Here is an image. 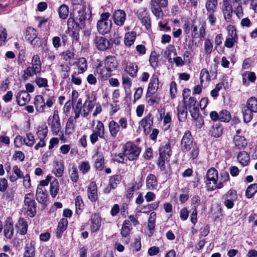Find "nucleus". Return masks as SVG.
Returning <instances> with one entry per match:
<instances>
[{"instance_id":"2","label":"nucleus","mask_w":257,"mask_h":257,"mask_svg":"<svg viewBox=\"0 0 257 257\" xmlns=\"http://www.w3.org/2000/svg\"><path fill=\"white\" fill-rule=\"evenodd\" d=\"M23 209L25 213L30 217H33L36 215V203L33 194L28 193L25 195Z\"/></svg>"},{"instance_id":"45","label":"nucleus","mask_w":257,"mask_h":257,"mask_svg":"<svg viewBox=\"0 0 257 257\" xmlns=\"http://www.w3.org/2000/svg\"><path fill=\"white\" fill-rule=\"evenodd\" d=\"M4 235L7 238L11 239L14 234V226L11 223L7 224L4 226Z\"/></svg>"},{"instance_id":"1","label":"nucleus","mask_w":257,"mask_h":257,"mask_svg":"<svg viewBox=\"0 0 257 257\" xmlns=\"http://www.w3.org/2000/svg\"><path fill=\"white\" fill-rule=\"evenodd\" d=\"M180 149L184 153H189L192 159L197 158L199 154V148L193 142L192 136L189 131H186L181 141Z\"/></svg>"},{"instance_id":"27","label":"nucleus","mask_w":257,"mask_h":257,"mask_svg":"<svg viewBox=\"0 0 257 257\" xmlns=\"http://www.w3.org/2000/svg\"><path fill=\"white\" fill-rule=\"evenodd\" d=\"M72 65H76L77 66L78 69L79 70V73H83L87 68V61L84 57L80 58L77 61L73 63Z\"/></svg>"},{"instance_id":"5","label":"nucleus","mask_w":257,"mask_h":257,"mask_svg":"<svg viewBox=\"0 0 257 257\" xmlns=\"http://www.w3.org/2000/svg\"><path fill=\"white\" fill-rule=\"evenodd\" d=\"M218 179V171L214 168L209 169L206 174V180L205 181L206 186L208 190L213 191L215 184Z\"/></svg>"},{"instance_id":"59","label":"nucleus","mask_w":257,"mask_h":257,"mask_svg":"<svg viewBox=\"0 0 257 257\" xmlns=\"http://www.w3.org/2000/svg\"><path fill=\"white\" fill-rule=\"evenodd\" d=\"M104 158L101 154H97V158L95 161V167L101 170L103 167Z\"/></svg>"},{"instance_id":"4","label":"nucleus","mask_w":257,"mask_h":257,"mask_svg":"<svg viewBox=\"0 0 257 257\" xmlns=\"http://www.w3.org/2000/svg\"><path fill=\"white\" fill-rule=\"evenodd\" d=\"M141 152V149L135 144L127 142L123 148V155L130 161L138 159Z\"/></svg>"},{"instance_id":"25","label":"nucleus","mask_w":257,"mask_h":257,"mask_svg":"<svg viewBox=\"0 0 257 257\" xmlns=\"http://www.w3.org/2000/svg\"><path fill=\"white\" fill-rule=\"evenodd\" d=\"M132 224L128 220H125L122 224L120 234L123 237H128L132 229Z\"/></svg>"},{"instance_id":"3","label":"nucleus","mask_w":257,"mask_h":257,"mask_svg":"<svg viewBox=\"0 0 257 257\" xmlns=\"http://www.w3.org/2000/svg\"><path fill=\"white\" fill-rule=\"evenodd\" d=\"M150 5L151 11L156 18L158 20L162 19L164 15L162 8L167 6L168 0H151Z\"/></svg>"},{"instance_id":"44","label":"nucleus","mask_w":257,"mask_h":257,"mask_svg":"<svg viewBox=\"0 0 257 257\" xmlns=\"http://www.w3.org/2000/svg\"><path fill=\"white\" fill-rule=\"evenodd\" d=\"M86 13L84 11H78L77 21H78V26L81 29L83 28L85 26V21L86 19Z\"/></svg>"},{"instance_id":"47","label":"nucleus","mask_w":257,"mask_h":257,"mask_svg":"<svg viewBox=\"0 0 257 257\" xmlns=\"http://www.w3.org/2000/svg\"><path fill=\"white\" fill-rule=\"evenodd\" d=\"M156 213L155 212H152L149 216L148 220V226L150 231V233L154 230L155 227V220H156Z\"/></svg>"},{"instance_id":"51","label":"nucleus","mask_w":257,"mask_h":257,"mask_svg":"<svg viewBox=\"0 0 257 257\" xmlns=\"http://www.w3.org/2000/svg\"><path fill=\"white\" fill-rule=\"evenodd\" d=\"M219 117V120L222 122H229L231 119L230 113L226 110L220 111Z\"/></svg>"},{"instance_id":"53","label":"nucleus","mask_w":257,"mask_h":257,"mask_svg":"<svg viewBox=\"0 0 257 257\" xmlns=\"http://www.w3.org/2000/svg\"><path fill=\"white\" fill-rule=\"evenodd\" d=\"M34 48H43L46 47V42L45 40L41 39L40 38H37L33 42L30 43Z\"/></svg>"},{"instance_id":"62","label":"nucleus","mask_w":257,"mask_h":257,"mask_svg":"<svg viewBox=\"0 0 257 257\" xmlns=\"http://www.w3.org/2000/svg\"><path fill=\"white\" fill-rule=\"evenodd\" d=\"M243 80L248 79L251 82L256 79L255 73L253 72L246 71L242 74Z\"/></svg>"},{"instance_id":"40","label":"nucleus","mask_w":257,"mask_h":257,"mask_svg":"<svg viewBox=\"0 0 257 257\" xmlns=\"http://www.w3.org/2000/svg\"><path fill=\"white\" fill-rule=\"evenodd\" d=\"M32 67L34 71L39 73L41 71V63L39 56L38 55H34L32 60Z\"/></svg>"},{"instance_id":"16","label":"nucleus","mask_w":257,"mask_h":257,"mask_svg":"<svg viewBox=\"0 0 257 257\" xmlns=\"http://www.w3.org/2000/svg\"><path fill=\"white\" fill-rule=\"evenodd\" d=\"M177 116L180 121L184 122L187 118V109L185 103H179L177 107Z\"/></svg>"},{"instance_id":"29","label":"nucleus","mask_w":257,"mask_h":257,"mask_svg":"<svg viewBox=\"0 0 257 257\" xmlns=\"http://www.w3.org/2000/svg\"><path fill=\"white\" fill-rule=\"evenodd\" d=\"M93 132L99 135L101 139L104 138L105 129L103 123L100 120H98L96 126L93 130Z\"/></svg>"},{"instance_id":"17","label":"nucleus","mask_w":257,"mask_h":257,"mask_svg":"<svg viewBox=\"0 0 257 257\" xmlns=\"http://www.w3.org/2000/svg\"><path fill=\"white\" fill-rule=\"evenodd\" d=\"M34 105L37 111L39 113L45 112L46 104L44 99L42 95H38L35 97Z\"/></svg>"},{"instance_id":"64","label":"nucleus","mask_w":257,"mask_h":257,"mask_svg":"<svg viewBox=\"0 0 257 257\" xmlns=\"http://www.w3.org/2000/svg\"><path fill=\"white\" fill-rule=\"evenodd\" d=\"M228 37L237 38L235 28L232 25H228L227 27Z\"/></svg>"},{"instance_id":"32","label":"nucleus","mask_w":257,"mask_h":257,"mask_svg":"<svg viewBox=\"0 0 257 257\" xmlns=\"http://www.w3.org/2000/svg\"><path fill=\"white\" fill-rule=\"evenodd\" d=\"M200 79L202 86L204 85V86H206L209 84L210 78L209 72L206 69H203L201 70L200 74Z\"/></svg>"},{"instance_id":"42","label":"nucleus","mask_w":257,"mask_h":257,"mask_svg":"<svg viewBox=\"0 0 257 257\" xmlns=\"http://www.w3.org/2000/svg\"><path fill=\"white\" fill-rule=\"evenodd\" d=\"M210 133L215 138L219 137L222 133V127L219 124H215L211 127Z\"/></svg>"},{"instance_id":"30","label":"nucleus","mask_w":257,"mask_h":257,"mask_svg":"<svg viewBox=\"0 0 257 257\" xmlns=\"http://www.w3.org/2000/svg\"><path fill=\"white\" fill-rule=\"evenodd\" d=\"M136 38V33L135 32L126 33L124 38V43L126 47H131L134 43Z\"/></svg>"},{"instance_id":"41","label":"nucleus","mask_w":257,"mask_h":257,"mask_svg":"<svg viewBox=\"0 0 257 257\" xmlns=\"http://www.w3.org/2000/svg\"><path fill=\"white\" fill-rule=\"evenodd\" d=\"M217 6V0H207L205 7L207 13H215Z\"/></svg>"},{"instance_id":"21","label":"nucleus","mask_w":257,"mask_h":257,"mask_svg":"<svg viewBox=\"0 0 257 257\" xmlns=\"http://www.w3.org/2000/svg\"><path fill=\"white\" fill-rule=\"evenodd\" d=\"M233 142L234 145L238 149H244L247 145L246 139L241 136L235 135L233 138Z\"/></svg>"},{"instance_id":"52","label":"nucleus","mask_w":257,"mask_h":257,"mask_svg":"<svg viewBox=\"0 0 257 257\" xmlns=\"http://www.w3.org/2000/svg\"><path fill=\"white\" fill-rule=\"evenodd\" d=\"M55 164V174L56 177H60L62 176L64 172V165L61 161H57Z\"/></svg>"},{"instance_id":"9","label":"nucleus","mask_w":257,"mask_h":257,"mask_svg":"<svg viewBox=\"0 0 257 257\" xmlns=\"http://www.w3.org/2000/svg\"><path fill=\"white\" fill-rule=\"evenodd\" d=\"M90 220V229L91 232H95L99 230L101 226V218L100 216L97 214H94L91 216Z\"/></svg>"},{"instance_id":"12","label":"nucleus","mask_w":257,"mask_h":257,"mask_svg":"<svg viewBox=\"0 0 257 257\" xmlns=\"http://www.w3.org/2000/svg\"><path fill=\"white\" fill-rule=\"evenodd\" d=\"M18 104L20 106H24L30 100V95L25 90L20 91L16 97Z\"/></svg>"},{"instance_id":"48","label":"nucleus","mask_w":257,"mask_h":257,"mask_svg":"<svg viewBox=\"0 0 257 257\" xmlns=\"http://www.w3.org/2000/svg\"><path fill=\"white\" fill-rule=\"evenodd\" d=\"M237 195L236 191L232 189L229 190L222 196V199H228L234 201L237 199Z\"/></svg>"},{"instance_id":"37","label":"nucleus","mask_w":257,"mask_h":257,"mask_svg":"<svg viewBox=\"0 0 257 257\" xmlns=\"http://www.w3.org/2000/svg\"><path fill=\"white\" fill-rule=\"evenodd\" d=\"M71 68L66 64H62L59 66V72L61 77L65 79L69 77Z\"/></svg>"},{"instance_id":"24","label":"nucleus","mask_w":257,"mask_h":257,"mask_svg":"<svg viewBox=\"0 0 257 257\" xmlns=\"http://www.w3.org/2000/svg\"><path fill=\"white\" fill-rule=\"evenodd\" d=\"M138 71V65L133 63L129 62L126 64L125 68V71L131 77H135L137 76Z\"/></svg>"},{"instance_id":"23","label":"nucleus","mask_w":257,"mask_h":257,"mask_svg":"<svg viewBox=\"0 0 257 257\" xmlns=\"http://www.w3.org/2000/svg\"><path fill=\"white\" fill-rule=\"evenodd\" d=\"M61 57L64 61H68L69 64L72 65L71 61L75 59V53L73 50H65L61 54Z\"/></svg>"},{"instance_id":"26","label":"nucleus","mask_w":257,"mask_h":257,"mask_svg":"<svg viewBox=\"0 0 257 257\" xmlns=\"http://www.w3.org/2000/svg\"><path fill=\"white\" fill-rule=\"evenodd\" d=\"M108 128L111 136L113 138L116 137L120 130L119 124L112 120L108 123Z\"/></svg>"},{"instance_id":"60","label":"nucleus","mask_w":257,"mask_h":257,"mask_svg":"<svg viewBox=\"0 0 257 257\" xmlns=\"http://www.w3.org/2000/svg\"><path fill=\"white\" fill-rule=\"evenodd\" d=\"M120 177L118 175L112 176L109 179V184L112 187V189L116 188L120 182Z\"/></svg>"},{"instance_id":"57","label":"nucleus","mask_w":257,"mask_h":257,"mask_svg":"<svg viewBox=\"0 0 257 257\" xmlns=\"http://www.w3.org/2000/svg\"><path fill=\"white\" fill-rule=\"evenodd\" d=\"M70 177L71 181L77 182L79 179V174L76 167L73 166L70 171Z\"/></svg>"},{"instance_id":"49","label":"nucleus","mask_w":257,"mask_h":257,"mask_svg":"<svg viewBox=\"0 0 257 257\" xmlns=\"http://www.w3.org/2000/svg\"><path fill=\"white\" fill-rule=\"evenodd\" d=\"M257 192V184L254 183L250 185L247 188L245 192V195L247 198H251Z\"/></svg>"},{"instance_id":"33","label":"nucleus","mask_w":257,"mask_h":257,"mask_svg":"<svg viewBox=\"0 0 257 257\" xmlns=\"http://www.w3.org/2000/svg\"><path fill=\"white\" fill-rule=\"evenodd\" d=\"M237 160L243 166H245L248 164L250 157L246 152L242 151L238 154Z\"/></svg>"},{"instance_id":"35","label":"nucleus","mask_w":257,"mask_h":257,"mask_svg":"<svg viewBox=\"0 0 257 257\" xmlns=\"http://www.w3.org/2000/svg\"><path fill=\"white\" fill-rule=\"evenodd\" d=\"M95 97L93 94H91V95H89L88 96L87 99L84 102L83 104L84 107H86L87 109L90 112L95 105Z\"/></svg>"},{"instance_id":"28","label":"nucleus","mask_w":257,"mask_h":257,"mask_svg":"<svg viewBox=\"0 0 257 257\" xmlns=\"http://www.w3.org/2000/svg\"><path fill=\"white\" fill-rule=\"evenodd\" d=\"M38 32L36 29L32 27H28L26 33L25 38L29 43H31L36 38H38Z\"/></svg>"},{"instance_id":"38","label":"nucleus","mask_w":257,"mask_h":257,"mask_svg":"<svg viewBox=\"0 0 257 257\" xmlns=\"http://www.w3.org/2000/svg\"><path fill=\"white\" fill-rule=\"evenodd\" d=\"M241 111L243 114L244 121L246 123L250 122L252 119L253 113H254V112L251 111L245 106L242 107Z\"/></svg>"},{"instance_id":"22","label":"nucleus","mask_w":257,"mask_h":257,"mask_svg":"<svg viewBox=\"0 0 257 257\" xmlns=\"http://www.w3.org/2000/svg\"><path fill=\"white\" fill-rule=\"evenodd\" d=\"M138 18L141 20L142 23L145 26L147 29L151 27V20L145 10L142 12L139 11Z\"/></svg>"},{"instance_id":"20","label":"nucleus","mask_w":257,"mask_h":257,"mask_svg":"<svg viewBox=\"0 0 257 257\" xmlns=\"http://www.w3.org/2000/svg\"><path fill=\"white\" fill-rule=\"evenodd\" d=\"M105 67L111 72L115 70L117 66V62L115 58L113 56H109L105 60Z\"/></svg>"},{"instance_id":"10","label":"nucleus","mask_w":257,"mask_h":257,"mask_svg":"<svg viewBox=\"0 0 257 257\" xmlns=\"http://www.w3.org/2000/svg\"><path fill=\"white\" fill-rule=\"evenodd\" d=\"M159 155L161 158L169 159L171 155V149L169 142H164L159 148Z\"/></svg>"},{"instance_id":"18","label":"nucleus","mask_w":257,"mask_h":257,"mask_svg":"<svg viewBox=\"0 0 257 257\" xmlns=\"http://www.w3.org/2000/svg\"><path fill=\"white\" fill-rule=\"evenodd\" d=\"M96 71L99 77L103 80L107 79L110 76L111 71L106 69V67H102V65L99 63L96 67Z\"/></svg>"},{"instance_id":"11","label":"nucleus","mask_w":257,"mask_h":257,"mask_svg":"<svg viewBox=\"0 0 257 257\" xmlns=\"http://www.w3.org/2000/svg\"><path fill=\"white\" fill-rule=\"evenodd\" d=\"M112 22L111 20L106 21H98L97 24V30L99 33L104 35L108 33L111 30Z\"/></svg>"},{"instance_id":"56","label":"nucleus","mask_w":257,"mask_h":257,"mask_svg":"<svg viewBox=\"0 0 257 257\" xmlns=\"http://www.w3.org/2000/svg\"><path fill=\"white\" fill-rule=\"evenodd\" d=\"M122 84L123 88L126 90L130 89L132 86V80L126 74L122 76Z\"/></svg>"},{"instance_id":"19","label":"nucleus","mask_w":257,"mask_h":257,"mask_svg":"<svg viewBox=\"0 0 257 257\" xmlns=\"http://www.w3.org/2000/svg\"><path fill=\"white\" fill-rule=\"evenodd\" d=\"M68 220L66 218H62L60 219L58 222L57 228L56 232V236L58 238H60L64 231L65 230L67 227Z\"/></svg>"},{"instance_id":"54","label":"nucleus","mask_w":257,"mask_h":257,"mask_svg":"<svg viewBox=\"0 0 257 257\" xmlns=\"http://www.w3.org/2000/svg\"><path fill=\"white\" fill-rule=\"evenodd\" d=\"M76 212L77 214H80L84 207V203L81 196H78L75 200Z\"/></svg>"},{"instance_id":"36","label":"nucleus","mask_w":257,"mask_h":257,"mask_svg":"<svg viewBox=\"0 0 257 257\" xmlns=\"http://www.w3.org/2000/svg\"><path fill=\"white\" fill-rule=\"evenodd\" d=\"M17 227L19 228V233L24 235L26 234L28 230V223L24 218H20L18 220Z\"/></svg>"},{"instance_id":"50","label":"nucleus","mask_w":257,"mask_h":257,"mask_svg":"<svg viewBox=\"0 0 257 257\" xmlns=\"http://www.w3.org/2000/svg\"><path fill=\"white\" fill-rule=\"evenodd\" d=\"M48 133L47 126H39L37 132V136L39 140H45Z\"/></svg>"},{"instance_id":"31","label":"nucleus","mask_w":257,"mask_h":257,"mask_svg":"<svg viewBox=\"0 0 257 257\" xmlns=\"http://www.w3.org/2000/svg\"><path fill=\"white\" fill-rule=\"evenodd\" d=\"M158 88V78L155 75H153L151 78L148 85V90L151 93H154Z\"/></svg>"},{"instance_id":"13","label":"nucleus","mask_w":257,"mask_h":257,"mask_svg":"<svg viewBox=\"0 0 257 257\" xmlns=\"http://www.w3.org/2000/svg\"><path fill=\"white\" fill-rule=\"evenodd\" d=\"M87 196L89 199L92 202H95L97 199V188L95 182L90 183L87 190Z\"/></svg>"},{"instance_id":"55","label":"nucleus","mask_w":257,"mask_h":257,"mask_svg":"<svg viewBox=\"0 0 257 257\" xmlns=\"http://www.w3.org/2000/svg\"><path fill=\"white\" fill-rule=\"evenodd\" d=\"M58 12L60 18L65 19L67 18L68 15V7L65 5H62L60 7Z\"/></svg>"},{"instance_id":"46","label":"nucleus","mask_w":257,"mask_h":257,"mask_svg":"<svg viewBox=\"0 0 257 257\" xmlns=\"http://www.w3.org/2000/svg\"><path fill=\"white\" fill-rule=\"evenodd\" d=\"M225 9L223 10V15L226 21L228 22L231 17L232 10L231 6L228 2L224 3Z\"/></svg>"},{"instance_id":"34","label":"nucleus","mask_w":257,"mask_h":257,"mask_svg":"<svg viewBox=\"0 0 257 257\" xmlns=\"http://www.w3.org/2000/svg\"><path fill=\"white\" fill-rule=\"evenodd\" d=\"M59 183L56 179H54L50 185V193L52 198H54L57 195L59 191Z\"/></svg>"},{"instance_id":"6","label":"nucleus","mask_w":257,"mask_h":257,"mask_svg":"<svg viewBox=\"0 0 257 257\" xmlns=\"http://www.w3.org/2000/svg\"><path fill=\"white\" fill-rule=\"evenodd\" d=\"M153 125V117L150 113L140 121V125L144 129V132L146 134L150 132Z\"/></svg>"},{"instance_id":"58","label":"nucleus","mask_w":257,"mask_h":257,"mask_svg":"<svg viewBox=\"0 0 257 257\" xmlns=\"http://www.w3.org/2000/svg\"><path fill=\"white\" fill-rule=\"evenodd\" d=\"M79 169L83 174L88 172L90 169V165L89 162H82L79 166Z\"/></svg>"},{"instance_id":"63","label":"nucleus","mask_w":257,"mask_h":257,"mask_svg":"<svg viewBox=\"0 0 257 257\" xmlns=\"http://www.w3.org/2000/svg\"><path fill=\"white\" fill-rule=\"evenodd\" d=\"M35 82L39 87H47L48 86V80L46 78L38 77L35 79Z\"/></svg>"},{"instance_id":"8","label":"nucleus","mask_w":257,"mask_h":257,"mask_svg":"<svg viewBox=\"0 0 257 257\" xmlns=\"http://www.w3.org/2000/svg\"><path fill=\"white\" fill-rule=\"evenodd\" d=\"M51 131L55 135H58L61 130V123L58 111L56 110L53 112V120L51 122Z\"/></svg>"},{"instance_id":"14","label":"nucleus","mask_w":257,"mask_h":257,"mask_svg":"<svg viewBox=\"0 0 257 257\" xmlns=\"http://www.w3.org/2000/svg\"><path fill=\"white\" fill-rule=\"evenodd\" d=\"M125 19L126 14L123 10H117L113 14L114 23L118 26H121L123 25L125 21Z\"/></svg>"},{"instance_id":"7","label":"nucleus","mask_w":257,"mask_h":257,"mask_svg":"<svg viewBox=\"0 0 257 257\" xmlns=\"http://www.w3.org/2000/svg\"><path fill=\"white\" fill-rule=\"evenodd\" d=\"M97 48H111L113 47L111 40L108 41L102 36H96L93 40Z\"/></svg>"},{"instance_id":"15","label":"nucleus","mask_w":257,"mask_h":257,"mask_svg":"<svg viewBox=\"0 0 257 257\" xmlns=\"http://www.w3.org/2000/svg\"><path fill=\"white\" fill-rule=\"evenodd\" d=\"M158 183L157 177L152 174H149L146 178V187L150 190H154L158 187Z\"/></svg>"},{"instance_id":"39","label":"nucleus","mask_w":257,"mask_h":257,"mask_svg":"<svg viewBox=\"0 0 257 257\" xmlns=\"http://www.w3.org/2000/svg\"><path fill=\"white\" fill-rule=\"evenodd\" d=\"M244 106L254 113L257 112V99L254 97H251L247 100Z\"/></svg>"},{"instance_id":"43","label":"nucleus","mask_w":257,"mask_h":257,"mask_svg":"<svg viewBox=\"0 0 257 257\" xmlns=\"http://www.w3.org/2000/svg\"><path fill=\"white\" fill-rule=\"evenodd\" d=\"M76 118L75 117H70L66 123V131L68 132L69 134L72 133L74 131V129L75 127V123L76 121L75 120Z\"/></svg>"},{"instance_id":"61","label":"nucleus","mask_w":257,"mask_h":257,"mask_svg":"<svg viewBox=\"0 0 257 257\" xmlns=\"http://www.w3.org/2000/svg\"><path fill=\"white\" fill-rule=\"evenodd\" d=\"M24 143L28 147L32 146L35 143L34 136L31 133H27L26 138H24Z\"/></svg>"}]
</instances>
